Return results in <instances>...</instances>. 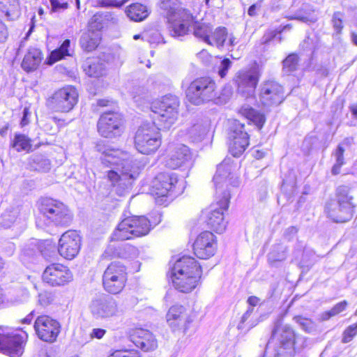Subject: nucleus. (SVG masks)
I'll list each match as a JSON object with an SVG mask.
<instances>
[{
    "instance_id": "f257e3e1",
    "label": "nucleus",
    "mask_w": 357,
    "mask_h": 357,
    "mask_svg": "<svg viewBox=\"0 0 357 357\" xmlns=\"http://www.w3.org/2000/svg\"><path fill=\"white\" fill-rule=\"evenodd\" d=\"M179 100L177 96L167 95L154 101L151 109L153 123H144L137 130L135 137L136 149L142 154L154 153L161 144L159 130L169 129L178 116Z\"/></svg>"
},
{
    "instance_id": "f03ea898",
    "label": "nucleus",
    "mask_w": 357,
    "mask_h": 357,
    "mask_svg": "<svg viewBox=\"0 0 357 357\" xmlns=\"http://www.w3.org/2000/svg\"><path fill=\"white\" fill-rule=\"evenodd\" d=\"M97 151L101 153L102 163L107 166H116V169L107 172V178L116 187V193L123 195L132 186V181L138 175L137 167L129 153L99 142L96 146Z\"/></svg>"
},
{
    "instance_id": "7ed1b4c3",
    "label": "nucleus",
    "mask_w": 357,
    "mask_h": 357,
    "mask_svg": "<svg viewBox=\"0 0 357 357\" xmlns=\"http://www.w3.org/2000/svg\"><path fill=\"white\" fill-rule=\"evenodd\" d=\"M202 268L196 260L188 256L178 259L171 268L170 277L174 288L182 293H189L197 286Z\"/></svg>"
},
{
    "instance_id": "20e7f679",
    "label": "nucleus",
    "mask_w": 357,
    "mask_h": 357,
    "mask_svg": "<svg viewBox=\"0 0 357 357\" xmlns=\"http://www.w3.org/2000/svg\"><path fill=\"white\" fill-rule=\"evenodd\" d=\"M299 337L296 336L294 331L288 324H284L282 319L278 317L274 322L271 336L266 344L270 347L275 341V351L276 357H293L298 346Z\"/></svg>"
},
{
    "instance_id": "39448f33",
    "label": "nucleus",
    "mask_w": 357,
    "mask_h": 357,
    "mask_svg": "<svg viewBox=\"0 0 357 357\" xmlns=\"http://www.w3.org/2000/svg\"><path fill=\"white\" fill-rule=\"evenodd\" d=\"M150 221L145 216H130L124 218L114 231L112 238L126 241L147 235L151 231Z\"/></svg>"
},
{
    "instance_id": "423d86ee",
    "label": "nucleus",
    "mask_w": 357,
    "mask_h": 357,
    "mask_svg": "<svg viewBox=\"0 0 357 357\" xmlns=\"http://www.w3.org/2000/svg\"><path fill=\"white\" fill-rule=\"evenodd\" d=\"M215 83L208 77L193 80L186 90V98L195 105H200L212 100L215 97Z\"/></svg>"
},
{
    "instance_id": "0eeeda50",
    "label": "nucleus",
    "mask_w": 357,
    "mask_h": 357,
    "mask_svg": "<svg viewBox=\"0 0 357 357\" xmlns=\"http://www.w3.org/2000/svg\"><path fill=\"white\" fill-rule=\"evenodd\" d=\"M40 211L50 222L56 226L67 227L73 220V214L62 202L45 198L42 200Z\"/></svg>"
},
{
    "instance_id": "6e6552de",
    "label": "nucleus",
    "mask_w": 357,
    "mask_h": 357,
    "mask_svg": "<svg viewBox=\"0 0 357 357\" xmlns=\"http://www.w3.org/2000/svg\"><path fill=\"white\" fill-rule=\"evenodd\" d=\"M178 182L175 173L162 172L158 174L152 181L151 194L155 197V201L159 204H163L167 199L172 200L176 194L174 190Z\"/></svg>"
},
{
    "instance_id": "1a4fd4ad",
    "label": "nucleus",
    "mask_w": 357,
    "mask_h": 357,
    "mask_svg": "<svg viewBox=\"0 0 357 357\" xmlns=\"http://www.w3.org/2000/svg\"><path fill=\"white\" fill-rule=\"evenodd\" d=\"M221 196L216 203L211 204L204 212L205 221L208 228L220 234L226 229L227 222L224 219V211L228 208L230 194L228 191L225 190L221 192Z\"/></svg>"
},
{
    "instance_id": "9d476101",
    "label": "nucleus",
    "mask_w": 357,
    "mask_h": 357,
    "mask_svg": "<svg viewBox=\"0 0 357 357\" xmlns=\"http://www.w3.org/2000/svg\"><path fill=\"white\" fill-rule=\"evenodd\" d=\"M78 101L76 89L68 86L56 91L47 100L48 107L56 112H70Z\"/></svg>"
},
{
    "instance_id": "9b49d317",
    "label": "nucleus",
    "mask_w": 357,
    "mask_h": 357,
    "mask_svg": "<svg viewBox=\"0 0 357 357\" xmlns=\"http://www.w3.org/2000/svg\"><path fill=\"white\" fill-rule=\"evenodd\" d=\"M91 316L96 320H108L119 314L117 301L109 296L93 298L89 305Z\"/></svg>"
},
{
    "instance_id": "f8f14e48",
    "label": "nucleus",
    "mask_w": 357,
    "mask_h": 357,
    "mask_svg": "<svg viewBox=\"0 0 357 357\" xmlns=\"http://www.w3.org/2000/svg\"><path fill=\"white\" fill-rule=\"evenodd\" d=\"M24 339L8 327L0 326V352L10 357H20L24 352Z\"/></svg>"
},
{
    "instance_id": "ddd939ff",
    "label": "nucleus",
    "mask_w": 357,
    "mask_h": 357,
    "mask_svg": "<svg viewBox=\"0 0 357 357\" xmlns=\"http://www.w3.org/2000/svg\"><path fill=\"white\" fill-rule=\"evenodd\" d=\"M123 123V118L119 113L105 112L98 121V132L103 137L115 138L121 135Z\"/></svg>"
},
{
    "instance_id": "4468645a",
    "label": "nucleus",
    "mask_w": 357,
    "mask_h": 357,
    "mask_svg": "<svg viewBox=\"0 0 357 357\" xmlns=\"http://www.w3.org/2000/svg\"><path fill=\"white\" fill-rule=\"evenodd\" d=\"M33 326L38 338L47 342H54L61 331L59 322L47 315L38 316Z\"/></svg>"
},
{
    "instance_id": "2eb2a0df",
    "label": "nucleus",
    "mask_w": 357,
    "mask_h": 357,
    "mask_svg": "<svg viewBox=\"0 0 357 357\" xmlns=\"http://www.w3.org/2000/svg\"><path fill=\"white\" fill-rule=\"evenodd\" d=\"M230 153L239 157L249 145L248 134L244 130V124L234 120L229 133Z\"/></svg>"
},
{
    "instance_id": "dca6fc26",
    "label": "nucleus",
    "mask_w": 357,
    "mask_h": 357,
    "mask_svg": "<svg viewBox=\"0 0 357 357\" xmlns=\"http://www.w3.org/2000/svg\"><path fill=\"white\" fill-rule=\"evenodd\" d=\"M259 100L264 107H276L284 100V89L277 82H264L260 87Z\"/></svg>"
},
{
    "instance_id": "f3484780",
    "label": "nucleus",
    "mask_w": 357,
    "mask_h": 357,
    "mask_svg": "<svg viewBox=\"0 0 357 357\" xmlns=\"http://www.w3.org/2000/svg\"><path fill=\"white\" fill-rule=\"evenodd\" d=\"M43 280L52 287L63 286L73 280V274L68 267L61 264L47 266L43 273Z\"/></svg>"
},
{
    "instance_id": "a211bd4d",
    "label": "nucleus",
    "mask_w": 357,
    "mask_h": 357,
    "mask_svg": "<svg viewBox=\"0 0 357 357\" xmlns=\"http://www.w3.org/2000/svg\"><path fill=\"white\" fill-rule=\"evenodd\" d=\"M81 248V237L75 230H68L63 233L59 241L58 251L61 256L67 259H74Z\"/></svg>"
},
{
    "instance_id": "6ab92c4d",
    "label": "nucleus",
    "mask_w": 357,
    "mask_h": 357,
    "mask_svg": "<svg viewBox=\"0 0 357 357\" xmlns=\"http://www.w3.org/2000/svg\"><path fill=\"white\" fill-rule=\"evenodd\" d=\"M237 85V92L246 98L255 96V89L259 81L258 74L255 70L239 71L234 79Z\"/></svg>"
},
{
    "instance_id": "aec40b11",
    "label": "nucleus",
    "mask_w": 357,
    "mask_h": 357,
    "mask_svg": "<svg viewBox=\"0 0 357 357\" xmlns=\"http://www.w3.org/2000/svg\"><path fill=\"white\" fill-rule=\"evenodd\" d=\"M167 321L174 331L186 333L192 319L183 305L171 307L167 314Z\"/></svg>"
},
{
    "instance_id": "412c9836",
    "label": "nucleus",
    "mask_w": 357,
    "mask_h": 357,
    "mask_svg": "<svg viewBox=\"0 0 357 357\" xmlns=\"http://www.w3.org/2000/svg\"><path fill=\"white\" fill-rule=\"evenodd\" d=\"M192 163V154L190 149L184 144L176 145L169 153L165 165L171 169L189 167Z\"/></svg>"
},
{
    "instance_id": "4be33fe9",
    "label": "nucleus",
    "mask_w": 357,
    "mask_h": 357,
    "mask_svg": "<svg viewBox=\"0 0 357 357\" xmlns=\"http://www.w3.org/2000/svg\"><path fill=\"white\" fill-rule=\"evenodd\" d=\"M194 253L199 259H206L214 255L216 250L215 236L211 231H204L193 244Z\"/></svg>"
},
{
    "instance_id": "5701e85b",
    "label": "nucleus",
    "mask_w": 357,
    "mask_h": 357,
    "mask_svg": "<svg viewBox=\"0 0 357 357\" xmlns=\"http://www.w3.org/2000/svg\"><path fill=\"white\" fill-rule=\"evenodd\" d=\"M175 16L176 17L175 19H169V33L174 37L184 36L189 31L192 16L186 10H180Z\"/></svg>"
},
{
    "instance_id": "b1692460",
    "label": "nucleus",
    "mask_w": 357,
    "mask_h": 357,
    "mask_svg": "<svg viewBox=\"0 0 357 357\" xmlns=\"http://www.w3.org/2000/svg\"><path fill=\"white\" fill-rule=\"evenodd\" d=\"M326 211L328 216L335 222H345L351 219L354 214V208L345 206L331 200L326 204Z\"/></svg>"
},
{
    "instance_id": "393cba45",
    "label": "nucleus",
    "mask_w": 357,
    "mask_h": 357,
    "mask_svg": "<svg viewBox=\"0 0 357 357\" xmlns=\"http://www.w3.org/2000/svg\"><path fill=\"white\" fill-rule=\"evenodd\" d=\"M135 345L144 351H150L158 347V342L154 335L149 331L139 329L132 337Z\"/></svg>"
},
{
    "instance_id": "a878e982",
    "label": "nucleus",
    "mask_w": 357,
    "mask_h": 357,
    "mask_svg": "<svg viewBox=\"0 0 357 357\" xmlns=\"http://www.w3.org/2000/svg\"><path fill=\"white\" fill-rule=\"evenodd\" d=\"M0 13L8 20H15L21 15L20 0H0Z\"/></svg>"
},
{
    "instance_id": "bb28decb",
    "label": "nucleus",
    "mask_w": 357,
    "mask_h": 357,
    "mask_svg": "<svg viewBox=\"0 0 357 357\" xmlns=\"http://www.w3.org/2000/svg\"><path fill=\"white\" fill-rule=\"evenodd\" d=\"M42 61L41 51L36 47L29 49L22 62V68L26 72L35 70Z\"/></svg>"
},
{
    "instance_id": "cd10ccee",
    "label": "nucleus",
    "mask_w": 357,
    "mask_h": 357,
    "mask_svg": "<svg viewBox=\"0 0 357 357\" xmlns=\"http://www.w3.org/2000/svg\"><path fill=\"white\" fill-rule=\"evenodd\" d=\"M103 275L102 283L105 291L116 294L121 292L126 285L127 278L115 277L114 275Z\"/></svg>"
},
{
    "instance_id": "c85d7f7f",
    "label": "nucleus",
    "mask_w": 357,
    "mask_h": 357,
    "mask_svg": "<svg viewBox=\"0 0 357 357\" xmlns=\"http://www.w3.org/2000/svg\"><path fill=\"white\" fill-rule=\"evenodd\" d=\"M83 70L89 77H99L106 74V66L99 59H87Z\"/></svg>"
},
{
    "instance_id": "c756f323",
    "label": "nucleus",
    "mask_w": 357,
    "mask_h": 357,
    "mask_svg": "<svg viewBox=\"0 0 357 357\" xmlns=\"http://www.w3.org/2000/svg\"><path fill=\"white\" fill-rule=\"evenodd\" d=\"M232 167L229 162L223 161L217 166L215 174L213 176V182L216 188V193L218 194L222 183L226 181L231 174Z\"/></svg>"
},
{
    "instance_id": "7c9ffc66",
    "label": "nucleus",
    "mask_w": 357,
    "mask_h": 357,
    "mask_svg": "<svg viewBox=\"0 0 357 357\" xmlns=\"http://www.w3.org/2000/svg\"><path fill=\"white\" fill-rule=\"evenodd\" d=\"M240 113L248 121L252 122L259 130H260L266 121L263 114L257 112L249 105H243L240 109Z\"/></svg>"
},
{
    "instance_id": "2f4dec72",
    "label": "nucleus",
    "mask_w": 357,
    "mask_h": 357,
    "mask_svg": "<svg viewBox=\"0 0 357 357\" xmlns=\"http://www.w3.org/2000/svg\"><path fill=\"white\" fill-rule=\"evenodd\" d=\"M126 13L131 20L141 22L149 15L150 12L146 6L137 3L130 5L127 8Z\"/></svg>"
},
{
    "instance_id": "473e14b6",
    "label": "nucleus",
    "mask_w": 357,
    "mask_h": 357,
    "mask_svg": "<svg viewBox=\"0 0 357 357\" xmlns=\"http://www.w3.org/2000/svg\"><path fill=\"white\" fill-rule=\"evenodd\" d=\"M227 37V29L225 27H218L213 32L211 31L207 44L222 49L225 47Z\"/></svg>"
},
{
    "instance_id": "72a5a7b5",
    "label": "nucleus",
    "mask_w": 357,
    "mask_h": 357,
    "mask_svg": "<svg viewBox=\"0 0 357 357\" xmlns=\"http://www.w3.org/2000/svg\"><path fill=\"white\" fill-rule=\"evenodd\" d=\"M208 131V123L207 122H201L195 123L190 127L188 131V135L193 142H199L204 139Z\"/></svg>"
},
{
    "instance_id": "f704fd0d",
    "label": "nucleus",
    "mask_w": 357,
    "mask_h": 357,
    "mask_svg": "<svg viewBox=\"0 0 357 357\" xmlns=\"http://www.w3.org/2000/svg\"><path fill=\"white\" fill-rule=\"evenodd\" d=\"M335 202L344 205L345 206H351L354 208L352 202L353 196L351 194V189L347 185L339 186L336 190Z\"/></svg>"
},
{
    "instance_id": "c9c22d12",
    "label": "nucleus",
    "mask_w": 357,
    "mask_h": 357,
    "mask_svg": "<svg viewBox=\"0 0 357 357\" xmlns=\"http://www.w3.org/2000/svg\"><path fill=\"white\" fill-rule=\"evenodd\" d=\"M79 42L83 50L91 52L99 45V38L93 32L84 33L82 35Z\"/></svg>"
},
{
    "instance_id": "e433bc0d",
    "label": "nucleus",
    "mask_w": 357,
    "mask_h": 357,
    "mask_svg": "<svg viewBox=\"0 0 357 357\" xmlns=\"http://www.w3.org/2000/svg\"><path fill=\"white\" fill-rule=\"evenodd\" d=\"M31 139L24 134L16 133L10 143L12 148L17 152L29 151L31 149Z\"/></svg>"
},
{
    "instance_id": "4c0bfd02",
    "label": "nucleus",
    "mask_w": 357,
    "mask_h": 357,
    "mask_svg": "<svg viewBox=\"0 0 357 357\" xmlns=\"http://www.w3.org/2000/svg\"><path fill=\"white\" fill-rule=\"evenodd\" d=\"M70 40H65L59 48L51 52L50 56L47 59V63L52 65L57 61L64 58L66 56L69 55L68 47H70Z\"/></svg>"
},
{
    "instance_id": "58836bf2",
    "label": "nucleus",
    "mask_w": 357,
    "mask_h": 357,
    "mask_svg": "<svg viewBox=\"0 0 357 357\" xmlns=\"http://www.w3.org/2000/svg\"><path fill=\"white\" fill-rule=\"evenodd\" d=\"M70 40H65L59 48L51 52L50 56L47 59V63L52 65L57 61L64 58L66 56L69 55L68 47H70Z\"/></svg>"
},
{
    "instance_id": "ea45409f",
    "label": "nucleus",
    "mask_w": 357,
    "mask_h": 357,
    "mask_svg": "<svg viewBox=\"0 0 357 357\" xmlns=\"http://www.w3.org/2000/svg\"><path fill=\"white\" fill-rule=\"evenodd\" d=\"M142 39L146 40L151 45H157L160 43H165L164 38L158 29H150L142 33Z\"/></svg>"
},
{
    "instance_id": "a19ab883",
    "label": "nucleus",
    "mask_w": 357,
    "mask_h": 357,
    "mask_svg": "<svg viewBox=\"0 0 357 357\" xmlns=\"http://www.w3.org/2000/svg\"><path fill=\"white\" fill-rule=\"evenodd\" d=\"M193 33L195 37L200 38L207 43L211 33V27L205 23L195 22Z\"/></svg>"
},
{
    "instance_id": "79ce46f5",
    "label": "nucleus",
    "mask_w": 357,
    "mask_h": 357,
    "mask_svg": "<svg viewBox=\"0 0 357 357\" xmlns=\"http://www.w3.org/2000/svg\"><path fill=\"white\" fill-rule=\"evenodd\" d=\"M299 62L298 56L291 53L289 54L282 61V71L289 75L297 70Z\"/></svg>"
},
{
    "instance_id": "37998d69",
    "label": "nucleus",
    "mask_w": 357,
    "mask_h": 357,
    "mask_svg": "<svg viewBox=\"0 0 357 357\" xmlns=\"http://www.w3.org/2000/svg\"><path fill=\"white\" fill-rule=\"evenodd\" d=\"M114 275L115 277L127 278L126 268L119 261L111 263L105 271L103 275Z\"/></svg>"
},
{
    "instance_id": "c03bdc74",
    "label": "nucleus",
    "mask_w": 357,
    "mask_h": 357,
    "mask_svg": "<svg viewBox=\"0 0 357 357\" xmlns=\"http://www.w3.org/2000/svg\"><path fill=\"white\" fill-rule=\"evenodd\" d=\"M40 252V250L38 245V241L36 239H32L24 245L22 248V256L31 258L36 256Z\"/></svg>"
},
{
    "instance_id": "a18cd8bd",
    "label": "nucleus",
    "mask_w": 357,
    "mask_h": 357,
    "mask_svg": "<svg viewBox=\"0 0 357 357\" xmlns=\"http://www.w3.org/2000/svg\"><path fill=\"white\" fill-rule=\"evenodd\" d=\"M348 303L346 301H341L337 303L333 308L328 311H326L321 314V319L323 320H328L331 317H334L345 310Z\"/></svg>"
},
{
    "instance_id": "49530a36",
    "label": "nucleus",
    "mask_w": 357,
    "mask_h": 357,
    "mask_svg": "<svg viewBox=\"0 0 357 357\" xmlns=\"http://www.w3.org/2000/svg\"><path fill=\"white\" fill-rule=\"evenodd\" d=\"M344 14L342 12L337 11L333 14L331 24L335 34H340L344 27L343 20Z\"/></svg>"
},
{
    "instance_id": "de8ad7c7",
    "label": "nucleus",
    "mask_w": 357,
    "mask_h": 357,
    "mask_svg": "<svg viewBox=\"0 0 357 357\" xmlns=\"http://www.w3.org/2000/svg\"><path fill=\"white\" fill-rule=\"evenodd\" d=\"M33 161L36 166L34 168L37 171L47 172L51 168L50 162L48 159L41 155H36L33 158Z\"/></svg>"
},
{
    "instance_id": "09e8293b",
    "label": "nucleus",
    "mask_w": 357,
    "mask_h": 357,
    "mask_svg": "<svg viewBox=\"0 0 357 357\" xmlns=\"http://www.w3.org/2000/svg\"><path fill=\"white\" fill-rule=\"evenodd\" d=\"M312 9L310 8L309 6L303 5L300 10L296 12L294 15L291 17V19L298 20L301 22H307L308 21H312V17H310V14L312 12Z\"/></svg>"
},
{
    "instance_id": "8fccbe9b",
    "label": "nucleus",
    "mask_w": 357,
    "mask_h": 357,
    "mask_svg": "<svg viewBox=\"0 0 357 357\" xmlns=\"http://www.w3.org/2000/svg\"><path fill=\"white\" fill-rule=\"evenodd\" d=\"M89 24L90 28L93 30L100 31L103 29L105 26L103 20L102 12L94 14L91 18Z\"/></svg>"
},
{
    "instance_id": "3c124183",
    "label": "nucleus",
    "mask_w": 357,
    "mask_h": 357,
    "mask_svg": "<svg viewBox=\"0 0 357 357\" xmlns=\"http://www.w3.org/2000/svg\"><path fill=\"white\" fill-rule=\"evenodd\" d=\"M138 255V250L136 247L126 244L121 249V252L118 253V256L125 259H132Z\"/></svg>"
},
{
    "instance_id": "603ef678",
    "label": "nucleus",
    "mask_w": 357,
    "mask_h": 357,
    "mask_svg": "<svg viewBox=\"0 0 357 357\" xmlns=\"http://www.w3.org/2000/svg\"><path fill=\"white\" fill-rule=\"evenodd\" d=\"M295 321L300 326L301 329L307 333H310L314 329L313 321L301 316H296L294 317Z\"/></svg>"
},
{
    "instance_id": "864d4df0",
    "label": "nucleus",
    "mask_w": 357,
    "mask_h": 357,
    "mask_svg": "<svg viewBox=\"0 0 357 357\" xmlns=\"http://www.w3.org/2000/svg\"><path fill=\"white\" fill-rule=\"evenodd\" d=\"M357 335V323L349 326L343 332L342 342L348 343Z\"/></svg>"
},
{
    "instance_id": "5fc2aeb1",
    "label": "nucleus",
    "mask_w": 357,
    "mask_h": 357,
    "mask_svg": "<svg viewBox=\"0 0 357 357\" xmlns=\"http://www.w3.org/2000/svg\"><path fill=\"white\" fill-rule=\"evenodd\" d=\"M317 46V39L315 36H307L303 42L301 44V48L304 51L312 52Z\"/></svg>"
},
{
    "instance_id": "6e6d98bb",
    "label": "nucleus",
    "mask_w": 357,
    "mask_h": 357,
    "mask_svg": "<svg viewBox=\"0 0 357 357\" xmlns=\"http://www.w3.org/2000/svg\"><path fill=\"white\" fill-rule=\"evenodd\" d=\"M108 357H141L139 352L135 349L116 350Z\"/></svg>"
},
{
    "instance_id": "4d7b16f0",
    "label": "nucleus",
    "mask_w": 357,
    "mask_h": 357,
    "mask_svg": "<svg viewBox=\"0 0 357 357\" xmlns=\"http://www.w3.org/2000/svg\"><path fill=\"white\" fill-rule=\"evenodd\" d=\"M51 4V11L53 13H59L66 10L68 8L67 1L63 0H49Z\"/></svg>"
},
{
    "instance_id": "13d9d810",
    "label": "nucleus",
    "mask_w": 357,
    "mask_h": 357,
    "mask_svg": "<svg viewBox=\"0 0 357 357\" xmlns=\"http://www.w3.org/2000/svg\"><path fill=\"white\" fill-rule=\"evenodd\" d=\"M105 26L114 25L119 22L118 16L111 12H102Z\"/></svg>"
},
{
    "instance_id": "bf43d9fd",
    "label": "nucleus",
    "mask_w": 357,
    "mask_h": 357,
    "mask_svg": "<svg viewBox=\"0 0 357 357\" xmlns=\"http://www.w3.org/2000/svg\"><path fill=\"white\" fill-rule=\"evenodd\" d=\"M253 310L254 309L252 307H248L245 312L242 315L241 321L237 326V328L238 330L243 331L245 328V324L249 321V319L253 312Z\"/></svg>"
},
{
    "instance_id": "052dcab7",
    "label": "nucleus",
    "mask_w": 357,
    "mask_h": 357,
    "mask_svg": "<svg viewBox=\"0 0 357 357\" xmlns=\"http://www.w3.org/2000/svg\"><path fill=\"white\" fill-rule=\"evenodd\" d=\"M231 61L229 59H224L219 66L218 75L223 78L226 76L228 70L230 68Z\"/></svg>"
},
{
    "instance_id": "680f3d73",
    "label": "nucleus",
    "mask_w": 357,
    "mask_h": 357,
    "mask_svg": "<svg viewBox=\"0 0 357 357\" xmlns=\"http://www.w3.org/2000/svg\"><path fill=\"white\" fill-rule=\"evenodd\" d=\"M53 301V296L51 293L44 291L38 294V303L43 305L46 306Z\"/></svg>"
},
{
    "instance_id": "e2e57ef3",
    "label": "nucleus",
    "mask_w": 357,
    "mask_h": 357,
    "mask_svg": "<svg viewBox=\"0 0 357 357\" xmlns=\"http://www.w3.org/2000/svg\"><path fill=\"white\" fill-rule=\"evenodd\" d=\"M125 3H126L125 0H123V1H121V2H119L116 0H100L99 1L100 6H101L102 7H116V8H120Z\"/></svg>"
},
{
    "instance_id": "0e129e2a",
    "label": "nucleus",
    "mask_w": 357,
    "mask_h": 357,
    "mask_svg": "<svg viewBox=\"0 0 357 357\" xmlns=\"http://www.w3.org/2000/svg\"><path fill=\"white\" fill-rule=\"evenodd\" d=\"M298 229L294 226H291L285 229L284 232V237L287 241L292 240L297 234Z\"/></svg>"
},
{
    "instance_id": "69168bd1",
    "label": "nucleus",
    "mask_w": 357,
    "mask_h": 357,
    "mask_svg": "<svg viewBox=\"0 0 357 357\" xmlns=\"http://www.w3.org/2000/svg\"><path fill=\"white\" fill-rule=\"evenodd\" d=\"M227 39L228 43L225 42V46L229 52H232L234 50V46L238 43V40L232 34L228 35Z\"/></svg>"
},
{
    "instance_id": "338daca9",
    "label": "nucleus",
    "mask_w": 357,
    "mask_h": 357,
    "mask_svg": "<svg viewBox=\"0 0 357 357\" xmlns=\"http://www.w3.org/2000/svg\"><path fill=\"white\" fill-rule=\"evenodd\" d=\"M106 333V330L102 328H93L91 333L90 337L91 338L101 339Z\"/></svg>"
},
{
    "instance_id": "774afa93",
    "label": "nucleus",
    "mask_w": 357,
    "mask_h": 357,
    "mask_svg": "<svg viewBox=\"0 0 357 357\" xmlns=\"http://www.w3.org/2000/svg\"><path fill=\"white\" fill-rule=\"evenodd\" d=\"M344 149L342 145H339L336 149L335 155L336 158V162L344 163Z\"/></svg>"
}]
</instances>
